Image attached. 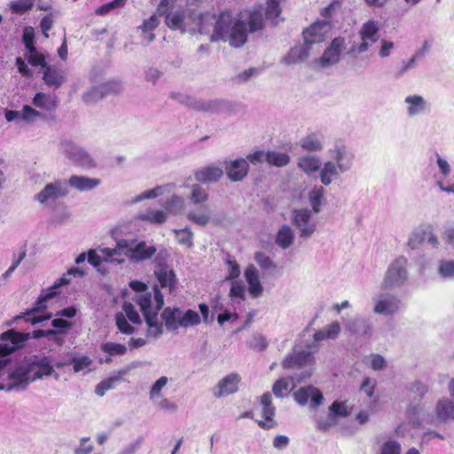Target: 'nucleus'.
I'll return each instance as SVG.
<instances>
[{"instance_id":"obj_1","label":"nucleus","mask_w":454,"mask_h":454,"mask_svg":"<svg viewBox=\"0 0 454 454\" xmlns=\"http://www.w3.org/2000/svg\"><path fill=\"white\" fill-rule=\"evenodd\" d=\"M199 25L200 34H208L213 27L212 42L228 41L231 46L239 48L247 40V26L250 32H255L262 28L263 20L260 11L241 12L235 20L230 12H222L217 20L214 14L207 12L200 16Z\"/></svg>"},{"instance_id":"obj_2","label":"nucleus","mask_w":454,"mask_h":454,"mask_svg":"<svg viewBox=\"0 0 454 454\" xmlns=\"http://www.w3.org/2000/svg\"><path fill=\"white\" fill-rule=\"evenodd\" d=\"M129 286L137 291L135 301L140 307L145 321L148 326V337L159 338L162 334V324L159 320V311L164 305V297L157 286H153V293L145 292L146 285L140 281H131Z\"/></svg>"},{"instance_id":"obj_3","label":"nucleus","mask_w":454,"mask_h":454,"mask_svg":"<svg viewBox=\"0 0 454 454\" xmlns=\"http://www.w3.org/2000/svg\"><path fill=\"white\" fill-rule=\"evenodd\" d=\"M53 372L54 369L46 358L20 364L6 375L0 374V391H23L31 382Z\"/></svg>"},{"instance_id":"obj_4","label":"nucleus","mask_w":454,"mask_h":454,"mask_svg":"<svg viewBox=\"0 0 454 454\" xmlns=\"http://www.w3.org/2000/svg\"><path fill=\"white\" fill-rule=\"evenodd\" d=\"M157 252V248L153 244L137 239H121L117 240L114 248H103L105 260L108 262L121 264L124 259H119L117 256L125 255L132 262H141L150 260Z\"/></svg>"},{"instance_id":"obj_5","label":"nucleus","mask_w":454,"mask_h":454,"mask_svg":"<svg viewBox=\"0 0 454 454\" xmlns=\"http://www.w3.org/2000/svg\"><path fill=\"white\" fill-rule=\"evenodd\" d=\"M42 337H45L44 330H35L30 333L10 329L0 334V370L9 363L7 356L22 348L30 338L40 339Z\"/></svg>"},{"instance_id":"obj_6","label":"nucleus","mask_w":454,"mask_h":454,"mask_svg":"<svg viewBox=\"0 0 454 454\" xmlns=\"http://www.w3.org/2000/svg\"><path fill=\"white\" fill-rule=\"evenodd\" d=\"M168 332H176L179 328L198 325L201 322L199 313L192 309L183 311L180 308L166 307L159 318Z\"/></svg>"},{"instance_id":"obj_7","label":"nucleus","mask_w":454,"mask_h":454,"mask_svg":"<svg viewBox=\"0 0 454 454\" xmlns=\"http://www.w3.org/2000/svg\"><path fill=\"white\" fill-rule=\"evenodd\" d=\"M407 266L408 260L403 256H399L393 261L384 275L380 288L393 290L405 286L409 278Z\"/></svg>"},{"instance_id":"obj_8","label":"nucleus","mask_w":454,"mask_h":454,"mask_svg":"<svg viewBox=\"0 0 454 454\" xmlns=\"http://www.w3.org/2000/svg\"><path fill=\"white\" fill-rule=\"evenodd\" d=\"M60 151L74 164L84 168H91L96 165L92 157L83 148L78 146L71 140H62Z\"/></svg>"},{"instance_id":"obj_9","label":"nucleus","mask_w":454,"mask_h":454,"mask_svg":"<svg viewBox=\"0 0 454 454\" xmlns=\"http://www.w3.org/2000/svg\"><path fill=\"white\" fill-rule=\"evenodd\" d=\"M291 221L299 231L300 238L303 239H309L317 230V223L312 218V211L308 208L293 210Z\"/></svg>"},{"instance_id":"obj_10","label":"nucleus","mask_w":454,"mask_h":454,"mask_svg":"<svg viewBox=\"0 0 454 454\" xmlns=\"http://www.w3.org/2000/svg\"><path fill=\"white\" fill-rule=\"evenodd\" d=\"M68 192L69 189L67 180L59 179L46 184L45 187L35 196V199L43 205H48L49 203L54 202L59 198L67 196Z\"/></svg>"},{"instance_id":"obj_11","label":"nucleus","mask_w":454,"mask_h":454,"mask_svg":"<svg viewBox=\"0 0 454 454\" xmlns=\"http://www.w3.org/2000/svg\"><path fill=\"white\" fill-rule=\"evenodd\" d=\"M309 349L301 351H294L288 354L282 362L284 369L301 368L303 366L310 365L314 362L313 353H315L318 346L317 344L312 343L309 345Z\"/></svg>"},{"instance_id":"obj_12","label":"nucleus","mask_w":454,"mask_h":454,"mask_svg":"<svg viewBox=\"0 0 454 454\" xmlns=\"http://www.w3.org/2000/svg\"><path fill=\"white\" fill-rule=\"evenodd\" d=\"M373 312L382 316H392L400 308L401 301L392 294H379L372 297Z\"/></svg>"},{"instance_id":"obj_13","label":"nucleus","mask_w":454,"mask_h":454,"mask_svg":"<svg viewBox=\"0 0 454 454\" xmlns=\"http://www.w3.org/2000/svg\"><path fill=\"white\" fill-rule=\"evenodd\" d=\"M332 160L340 170V173H346L351 169L355 159L353 152L341 143L335 144L330 150Z\"/></svg>"},{"instance_id":"obj_14","label":"nucleus","mask_w":454,"mask_h":454,"mask_svg":"<svg viewBox=\"0 0 454 454\" xmlns=\"http://www.w3.org/2000/svg\"><path fill=\"white\" fill-rule=\"evenodd\" d=\"M223 167L227 177L231 182L242 181L247 176L249 170L248 161L244 158L225 160Z\"/></svg>"},{"instance_id":"obj_15","label":"nucleus","mask_w":454,"mask_h":454,"mask_svg":"<svg viewBox=\"0 0 454 454\" xmlns=\"http://www.w3.org/2000/svg\"><path fill=\"white\" fill-rule=\"evenodd\" d=\"M121 90V85L115 82H108L88 90L82 96L86 104H93L99 99L112 93H118Z\"/></svg>"},{"instance_id":"obj_16","label":"nucleus","mask_w":454,"mask_h":454,"mask_svg":"<svg viewBox=\"0 0 454 454\" xmlns=\"http://www.w3.org/2000/svg\"><path fill=\"white\" fill-rule=\"evenodd\" d=\"M261 415L264 418V420H257L258 426L266 430L275 427L277 423L273 418L276 408L272 404V395L270 392H266L261 396Z\"/></svg>"},{"instance_id":"obj_17","label":"nucleus","mask_w":454,"mask_h":454,"mask_svg":"<svg viewBox=\"0 0 454 454\" xmlns=\"http://www.w3.org/2000/svg\"><path fill=\"white\" fill-rule=\"evenodd\" d=\"M345 48V40L342 37L334 38L329 47L325 51L319 59L322 67H329L337 64L341 51Z\"/></svg>"},{"instance_id":"obj_18","label":"nucleus","mask_w":454,"mask_h":454,"mask_svg":"<svg viewBox=\"0 0 454 454\" xmlns=\"http://www.w3.org/2000/svg\"><path fill=\"white\" fill-rule=\"evenodd\" d=\"M294 398L301 405L307 404L310 398V406L316 409L323 403L324 396L319 389L313 386H308L294 392Z\"/></svg>"},{"instance_id":"obj_19","label":"nucleus","mask_w":454,"mask_h":454,"mask_svg":"<svg viewBox=\"0 0 454 454\" xmlns=\"http://www.w3.org/2000/svg\"><path fill=\"white\" fill-rule=\"evenodd\" d=\"M330 29V23L325 20L312 24L303 31L305 44L312 45L324 41Z\"/></svg>"},{"instance_id":"obj_20","label":"nucleus","mask_w":454,"mask_h":454,"mask_svg":"<svg viewBox=\"0 0 454 454\" xmlns=\"http://www.w3.org/2000/svg\"><path fill=\"white\" fill-rule=\"evenodd\" d=\"M432 420L435 424L454 421V402L448 398L438 400L434 407V417L432 418Z\"/></svg>"},{"instance_id":"obj_21","label":"nucleus","mask_w":454,"mask_h":454,"mask_svg":"<svg viewBox=\"0 0 454 454\" xmlns=\"http://www.w3.org/2000/svg\"><path fill=\"white\" fill-rule=\"evenodd\" d=\"M184 100L182 101V104L189 106L193 109L202 112H210V113H217L219 112L225 105V102L223 100H197L190 96H183Z\"/></svg>"},{"instance_id":"obj_22","label":"nucleus","mask_w":454,"mask_h":454,"mask_svg":"<svg viewBox=\"0 0 454 454\" xmlns=\"http://www.w3.org/2000/svg\"><path fill=\"white\" fill-rule=\"evenodd\" d=\"M239 381L240 377L237 373L225 376L218 382L217 391L214 392L215 396L219 398L237 392Z\"/></svg>"},{"instance_id":"obj_23","label":"nucleus","mask_w":454,"mask_h":454,"mask_svg":"<svg viewBox=\"0 0 454 454\" xmlns=\"http://www.w3.org/2000/svg\"><path fill=\"white\" fill-rule=\"evenodd\" d=\"M45 302L46 301H41V295H40L38 300H37V301H36V303H35V307L33 309H31L30 310H27L24 314H21V315H19V316L15 317L12 319V322H17V321L20 320L21 318H24L25 321L29 322L31 325H35L42 323V322H43L45 320H49L52 317L51 313H47L44 316H36V315H35L36 312H38V311L42 310L43 309L46 308Z\"/></svg>"},{"instance_id":"obj_24","label":"nucleus","mask_w":454,"mask_h":454,"mask_svg":"<svg viewBox=\"0 0 454 454\" xmlns=\"http://www.w3.org/2000/svg\"><path fill=\"white\" fill-rule=\"evenodd\" d=\"M347 329L355 335L370 338L372 335V324L365 317H355L347 323Z\"/></svg>"},{"instance_id":"obj_25","label":"nucleus","mask_w":454,"mask_h":454,"mask_svg":"<svg viewBox=\"0 0 454 454\" xmlns=\"http://www.w3.org/2000/svg\"><path fill=\"white\" fill-rule=\"evenodd\" d=\"M223 175V168L215 165L200 168L194 173L195 179L203 184L215 183Z\"/></svg>"},{"instance_id":"obj_26","label":"nucleus","mask_w":454,"mask_h":454,"mask_svg":"<svg viewBox=\"0 0 454 454\" xmlns=\"http://www.w3.org/2000/svg\"><path fill=\"white\" fill-rule=\"evenodd\" d=\"M404 103L408 105L407 114L409 117L423 114L429 110V104L420 95L407 96L404 98Z\"/></svg>"},{"instance_id":"obj_27","label":"nucleus","mask_w":454,"mask_h":454,"mask_svg":"<svg viewBox=\"0 0 454 454\" xmlns=\"http://www.w3.org/2000/svg\"><path fill=\"white\" fill-rule=\"evenodd\" d=\"M324 135L318 132L307 134L300 139L299 145L304 151L310 153L321 152L324 149Z\"/></svg>"},{"instance_id":"obj_28","label":"nucleus","mask_w":454,"mask_h":454,"mask_svg":"<svg viewBox=\"0 0 454 454\" xmlns=\"http://www.w3.org/2000/svg\"><path fill=\"white\" fill-rule=\"evenodd\" d=\"M244 276L248 284L250 294L254 298L259 297L262 294L263 287L260 282L257 269L253 264H250L246 269Z\"/></svg>"},{"instance_id":"obj_29","label":"nucleus","mask_w":454,"mask_h":454,"mask_svg":"<svg viewBox=\"0 0 454 454\" xmlns=\"http://www.w3.org/2000/svg\"><path fill=\"white\" fill-rule=\"evenodd\" d=\"M43 79L45 84L49 87L58 89L66 82L65 72L58 69L55 67L48 65L43 70Z\"/></svg>"},{"instance_id":"obj_30","label":"nucleus","mask_w":454,"mask_h":454,"mask_svg":"<svg viewBox=\"0 0 454 454\" xmlns=\"http://www.w3.org/2000/svg\"><path fill=\"white\" fill-rule=\"evenodd\" d=\"M67 186L76 189L79 192L91 191L100 184V180L84 176H71L67 180Z\"/></svg>"},{"instance_id":"obj_31","label":"nucleus","mask_w":454,"mask_h":454,"mask_svg":"<svg viewBox=\"0 0 454 454\" xmlns=\"http://www.w3.org/2000/svg\"><path fill=\"white\" fill-rule=\"evenodd\" d=\"M187 218L199 226H206L213 222L212 213L208 205H202L197 210H191L187 213Z\"/></svg>"},{"instance_id":"obj_32","label":"nucleus","mask_w":454,"mask_h":454,"mask_svg":"<svg viewBox=\"0 0 454 454\" xmlns=\"http://www.w3.org/2000/svg\"><path fill=\"white\" fill-rule=\"evenodd\" d=\"M154 274L162 288H168L171 292L176 286V274L168 265H160Z\"/></svg>"},{"instance_id":"obj_33","label":"nucleus","mask_w":454,"mask_h":454,"mask_svg":"<svg viewBox=\"0 0 454 454\" xmlns=\"http://www.w3.org/2000/svg\"><path fill=\"white\" fill-rule=\"evenodd\" d=\"M160 20L156 14H153L148 20H144L143 24L138 26L137 29L141 31V36L147 44L155 39L153 34L154 29L159 26Z\"/></svg>"},{"instance_id":"obj_34","label":"nucleus","mask_w":454,"mask_h":454,"mask_svg":"<svg viewBox=\"0 0 454 454\" xmlns=\"http://www.w3.org/2000/svg\"><path fill=\"white\" fill-rule=\"evenodd\" d=\"M322 163L317 156L303 155L298 158L297 166L309 176L313 175L320 169Z\"/></svg>"},{"instance_id":"obj_35","label":"nucleus","mask_w":454,"mask_h":454,"mask_svg":"<svg viewBox=\"0 0 454 454\" xmlns=\"http://www.w3.org/2000/svg\"><path fill=\"white\" fill-rule=\"evenodd\" d=\"M340 174V168L333 161L328 160L324 163L323 168L320 169V181L322 184L327 186L334 179L339 178Z\"/></svg>"},{"instance_id":"obj_36","label":"nucleus","mask_w":454,"mask_h":454,"mask_svg":"<svg viewBox=\"0 0 454 454\" xmlns=\"http://www.w3.org/2000/svg\"><path fill=\"white\" fill-rule=\"evenodd\" d=\"M294 241V232L293 229L284 224L282 225L276 235L275 243L282 249L289 248Z\"/></svg>"},{"instance_id":"obj_37","label":"nucleus","mask_w":454,"mask_h":454,"mask_svg":"<svg viewBox=\"0 0 454 454\" xmlns=\"http://www.w3.org/2000/svg\"><path fill=\"white\" fill-rule=\"evenodd\" d=\"M340 332V325L337 321L331 323L330 325L324 327L322 330L317 331L314 333V342L322 341L325 340H334L338 337Z\"/></svg>"},{"instance_id":"obj_38","label":"nucleus","mask_w":454,"mask_h":454,"mask_svg":"<svg viewBox=\"0 0 454 454\" xmlns=\"http://www.w3.org/2000/svg\"><path fill=\"white\" fill-rule=\"evenodd\" d=\"M33 104L35 106L48 112L54 111L58 106V101L55 97H51V95H47L43 92H38L35 95Z\"/></svg>"},{"instance_id":"obj_39","label":"nucleus","mask_w":454,"mask_h":454,"mask_svg":"<svg viewBox=\"0 0 454 454\" xmlns=\"http://www.w3.org/2000/svg\"><path fill=\"white\" fill-rule=\"evenodd\" d=\"M295 387L292 378H281L272 387V392L276 397L283 398Z\"/></svg>"},{"instance_id":"obj_40","label":"nucleus","mask_w":454,"mask_h":454,"mask_svg":"<svg viewBox=\"0 0 454 454\" xmlns=\"http://www.w3.org/2000/svg\"><path fill=\"white\" fill-rule=\"evenodd\" d=\"M309 46L306 44L292 48L284 59L285 63L292 65L306 59L309 57Z\"/></svg>"},{"instance_id":"obj_41","label":"nucleus","mask_w":454,"mask_h":454,"mask_svg":"<svg viewBox=\"0 0 454 454\" xmlns=\"http://www.w3.org/2000/svg\"><path fill=\"white\" fill-rule=\"evenodd\" d=\"M325 189L321 185H315L309 192L308 198L312 207V212L317 214L321 210L322 200Z\"/></svg>"},{"instance_id":"obj_42","label":"nucleus","mask_w":454,"mask_h":454,"mask_svg":"<svg viewBox=\"0 0 454 454\" xmlns=\"http://www.w3.org/2000/svg\"><path fill=\"white\" fill-rule=\"evenodd\" d=\"M379 27L376 21L368 20L365 22L360 31L361 39L371 40V43H376L378 40Z\"/></svg>"},{"instance_id":"obj_43","label":"nucleus","mask_w":454,"mask_h":454,"mask_svg":"<svg viewBox=\"0 0 454 454\" xmlns=\"http://www.w3.org/2000/svg\"><path fill=\"white\" fill-rule=\"evenodd\" d=\"M254 261L257 262V264L262 270L270 274H275L278 270L277 264L272 261V259L269 255H267L263 252H256L254 254Z\"/></svg>"},{"instance_id":"obj_44","label":"nucleus","mask_w":454,"mask_h":454,"mask_svg":"<svg viewBox=\"0 0 454 454\" xmlns=\"http://www.w3.org/2000/svg\"><path fill=\"white\" fill-rule=\"evenodd\" d=\"M184 11L171 12L166 16V24L171 29L184 31Z\"/></svg>"},{"instance_id":"obj_45","label":"nucleus","mask_w":454,"mask_h":454,"mask_svg":"<svg viewBox=\"0 0 454 454\" xmlns=\"http://www.w3.org/2000/svg\"><path fill=\"white\" fill-rule=\"evenodd\" d=\"M35 0H12L8 6L12 13L22 15L32 10Z\"/></svg>"},{"instance_id":"obj_46","label":"nucleus","mask_w":454,"mask_h":454,"mask_svg":"<svg viewBox=\"0 0 454 454\" xmlns=\"http://www.w3.org/2000/svg\"><path fill=\"white\" fill-rule=\"evenodd\" d=\"M100 349L110 356H123L127 353V347L124 344L106 341L100 345Z\"/></svg>"},{"instance_id":"obj_47","label":"nucleus","mask_w":454,"mask_h":454,"mask_svg":"<svg viewBox=\"0 0 454 454\" xmlns=\"http://www.w3.org/2000/svg\"><path fill=\"white\" fill-rule=\"evenodd\" d=\"M290 162V156L286 153L268 151L267 163L278 168L285 167Z\"/></svg>"},{"instance_id":"obj_48","label":"nucleus","mask_w":454,"mask_h":454,"mask_svg":"<svg viewBox=\"0 0 454 454\" xmlns=\"http://www.w3.org/2000/svg\"><path fill=\"white\" fill-rule=\"evenodd\" d=\"M138 218L151 223H163L167 220V214L161 210H147L140 214Z\"/></svg>"},{"instance_id":"obj_49","label":"nucleus","mask_w":454,"mask_h":454,"mask_svg":"<svg viewBox=\"0 0 454 454\" xmlns=\"http://www.w3.org/2000/svg\"><path fill=\"white\" fill-rule=\"evenodd\" d=\"M173 232L176 234V239L180 245L186 246L187 247H192L193 246V232L190 228L185 227L180 230L175 229L173 230Z\"/></svg>"},{"instance_id":"obj_50","label":"nucleus","mask_w":454,"mask_h":454,"mask_svg":"<svg viewBox=\"0 0 454 454\" xmlns=\"http://www.w3.org/2000/svg\"><path fill=\"white\" fill-rule=\"evenodd\" d=\"M328 411L337 420L338 418H346L350 414V410L346 404V402L334 401L329 406Z\"/></svg>"},{"instance_id":"obj_51","label":"nucleus","mask_w":454,"mask_h":454,"mask_svg":"<svg viewBox=\"0 0 454 454\" xmlns=\"http://www.w3.org/2000/svg\"><path fill=\"white\" fill-rule=\"evenodd\" d=\"M281 12L278 0H268L265 11V15L268 20H270L273 25L278 24V18Z\"/></svg>"},{"instance_id":"obj_52","label":"nucleus","mask_w":454,"mask_h":454,"mask_svg":"<svg viewBox=\"0 0 454 454\" xmlns=\"http://www.w3.org/2000/svg\"><path fill=\"white\" fill-rule=\"evenodd\" d=\"M163 207L167 211L176 214L183 210L184 207V200L180 196L173 195L170 199L165 201Z\"/></svg>"},{"instance_id":"obj_53","label":"nucleus","mask_w":454,"mask_h":454,"mask_svg":"<svg viewBox=\"0 0 454 454\" xmlns=\"http://www.w3.org/2000/svg\"><path fill=\"white\" fill-rule=\"evenodd\" d=\"M190 200L193 204L198 205L207 201L208 200V194L200 184H193L192 186Z\"/></svg>"},{"instance_id":"obj_54","label":"nucleus","mask_w":454,"mask_h":454,"mask_svg":"<svg viewBox=\"0 0 454 454\" xmlns=\"http://www.w3.org/2000/svg\"><path fill=\"white\" fill-rule=\"evenodd\" d=\"M115 324L119 331L123 334L129 335L135 333V328L129 324L126 317L121 312L116 313Z\"/></svg>"},{"instance_id":"obj_55","label":"nucleus","mask_w":454,"mask_h":454,"mask_svg":"<svg viewBox=\"0 0 454 454\" xmlns=\"http://www.w3.org/2000/svg\"><path fill=\"white\" fill-rule=\"evenodd\" d=\"M438 273L444 278H454V261H441L438 265Z\"/></svg>"},{"instance_id":"obj_56","label":"nucleus","mask_w":454,"mask_h":454,"mask_svg":"<svg viewBox=\"0 0 454 454\" xmlns=\"http://www.w3.org/2000/svg\"><path fill=\"white\" fill-rule=\"evenodd\" d=\"M122 309L125 312L126 318H128L131 323L136 325H140L142 323L138 312L131 302L124 301Z\"/></svg>"},{"instance_id":"obj_57","label":"nucleus","mask_w":454,"mask_h":454,"mask_svg":"<svg viewBox=\"0 0 454 454\" xmlns=\"http://www.w3.org/2000/svg\"><path fill=\"white\" fill-rule=\"evenodd\" d=\"M126 2H127V0H113L107 4H105L101 6H99L95 11V13L97 15H101V16L106 15L111 11L124 6Z\"/></svg>"},{"instance_id":"obj_58","label":"nucleus","mask_w":454,"mask_h":454,"mask_svg":"<svg viewBox=\"0 0 454 454\" xmlns=\"http://www.w3.org/2000/svg\"><path fill=\"white\" fill-rule=\"evenodd\" d=\"M145 442V438L142 435L137 437V439L127 445H125L117 454H136L141 448Z\"/></svg>"},{"instance_id":"obj_59","label":"nucleus","mask_w":454,"mask_h":454,"mask_svg":"<svg viewBox=\"0 0 454 454\" xmlns=\"http://www.w3.org/2000/svg\"><path fill=\"white\" fill-rule=\"evenodd\" d=\"M168 379L166 376H161L159 378L152 386L149 397L151 400H153L156 397H160L161 394L162 388L168 384Z\"/></svg>"},{"instance_id":"obj_60","label":"nucleus","mask_w":454,"mask_h":454,"mask_svg":"<svg viewBox=\"0 0 454 454\" xmlns=\"http://www.w3.org/2000/svg\"><path fill=\"white\" fill-rule=\"evenodd\" d=\"M367 364L374 371H382L387 367V362L385 358L379 354H372L367 358Z\"/></svg>"},{"instance_id":"obj_61","label":"nucleus","mask_w":454,"mask_h":454,"mask_svg":"<svg viewBox=\"0 0 454 454\" xmlns=\"http://www.w3.org/2000/svg\"><path fill=\"white\" fill-rule=\"evenodd\" d=\"M70 364H73L74 372H79L88 368L92 364V360L89 356H83L80 357H73L70 360Z\"/></svg>"},{"instance_id":"obj_62","label":"nucleus","mask_w":454,"mask_h":454,"mask_svg":"<svg viewBox=\"0 0 454 454\" xmlns=\"http://www.w3.org/2000/svg\"><path fill=\"white\" fill-rule=\"evenodd\" d=\"M338 420L328 411V414L325 418L321 417L317 420V427L321 431H327L336 426Z\"/></svg>"},{"instance_id":"obj_63","label":"nucleus","mask_w":454,"mask_h":454,"mask_svg":"<svg viewBox=\"0 0 454 454\" xmlns=\"http://www.w3.org/2000/svg\"><path fill=\"white\" fill-rule=\"evenodd\" d=\"M42 117V114L30 106H24L21 110V119L27 122H32L35 119Z\"/></svg>"},{"instance_id":"obj_64","label":"nucleus","mask_w":454,"mask_h":454,"mask_svg":"<svg viewBox=\"0 0 454 454\" xmlns=\"http://www.w3.org/2000/svg\"><path fill=\"white\" fill-rule=\"evenodd\" d=\"M400 444L395 441H388L381 447L380 454H400Z\"/></svg>"}]
</instances>
